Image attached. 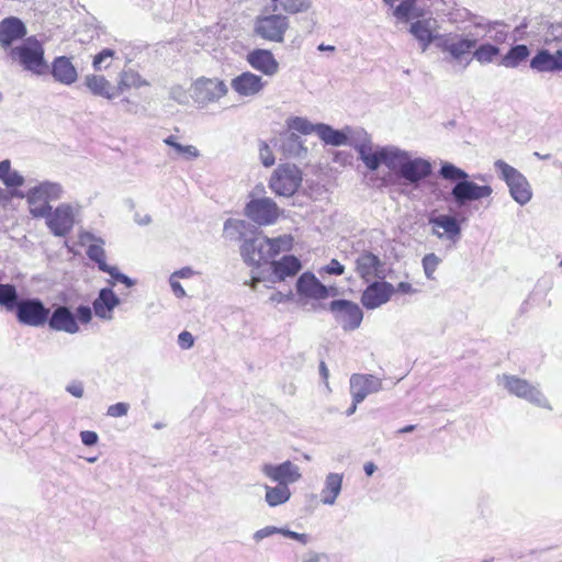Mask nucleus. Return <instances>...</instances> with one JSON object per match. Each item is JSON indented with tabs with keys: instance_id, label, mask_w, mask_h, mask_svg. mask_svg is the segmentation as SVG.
Masks as SVG:
<instances>
[{
	"instance_id": "nucleus-16",
	"label": "nucleus",
	"mask_w": 562,
	"mask_h": 562,
	"mask_svg": "<svg viewBox=\"0 0 562 562\" xmlns=\"http://www.w3.org/2000/svg\"><path fill=\"white\" fill-rule=\"evenodd\" d=\"M329 311L345 330L358 328L363 318V313L359 305L347 300L333 301L329 304Z\"/></svg>"
},
{
	"instance_id": "nucleus-28",
	"label": "nucleus",
	"mask_w": 562,
	"mask_h": 562,
	"mask_svg": "<svg viewBox=\"0 0 562 562\" xmlns=\"http://www.w3.org/2000/svg\"><path fill=\"white\" fill-rule=\"evenodd\" d=\"M81 245H87L88 258L98 265L99 270H103L109 266L105 261L106 254L104 250V240L90 232H83L80 234Z\"/></svg>"
},
{
	"instance_id": "nucleus-35",
	"label": "nucleus",
	"mask_w": 562,
	"mask_h": 562,
	"mask_svg": "<svg viewBox=\"0 0 562 562\" xmlns=\"http://www.w3.org/2000/svg\"><path fill=\"white\" fill-rule=\"evenodd\" d=\"M561 67L548 49L539 50L530 60V68L538 72L561 71Z\"/></svg>"
},
{
	"instance_id": "nucleus-53",
	"label": "nucleus",
	"mask_w": 562,
	"mask_h": 562,
	"mask_svg": "<svg viewBox=\"0 0 562 562\" xmlns=\"http://www.w3.org/2000/svg\"><path fill=\"white\" fill-rule=\"evenodd\" d=\"M130 411V404L120 402L113 405H110L106 409V415L110 417H123L126 416Z\"/></svg>"
},
{
	"instance_id": "nucleus-1",
	"label": "nucleus",
	"mask_w": 562,
	"mask_h": 562,
	"mask_svg": "<svg viewBox=\"0 0 562 562\" xmlns=\"http://www.w3.org/2000/svg\"><path fill=\"white\" fill-rule=\"evenodd\" d=\"M0 306L15 308L18 322L26 326L42 327L49 316V308L40 299L19 300L16 286L11 283H0Z\"/></svg>"
},
{
	"instance_id": "nucleus-20",
	"label": "nucleus",
	"mask_w": 562,
	"mask_h": 562,
	"mask_svg": "<svg viewBox=\"0 0 562 562\" xmlns=\"http://www.w3.org/2000/svg\"><path fill=\"white\" fill-rule=\"evenodd\" d=\"M267 86L261 76L250 71L241 72L231 81L232 89L243 98H254L260 94Z\"/></svg>"
},
{
	"instance_id": "nucleus-30",
	"label": "nucleus",
	"mask_w": 562,
	"mask_h": 562,
	"mask_svg": "<svg viewBox=\"0 0 562 562\" xmlns=\"http://www.w3.org/2000/svg\"><path fill=\"white\" fill-rule=\"evenodd\" d=\"M278 146L282 154L289 158H304L307 148L301 136L293 132H285L278 138Z\"/></svg>"
},
{
	"instance_id": "nucleus-14",
	"label": "nucleus",
	"mask_w": 562,
	"mask_h": 562,
	"mask_svg": "<svg viewBox=\"0 0 562 562\" xmlns=\"http://www.w3.org/2000/svg\"><path fill=\"white\" fill-rule=\"evenodd\" d=\"M42 218L46 220V225L53 235L65 237L75 225V207L70 203H60L58 206L48 211V214Z\"/></svg>"
},
{
	"instance_id": "nucleus-5",
	"label": "nucleus",
	"mask_w": 562,
	"mask_h": 562,
	"mask_svg": "<svg viewBox=\"0 0 562 562\" xmlns=\"http://www.w3.org/2000/svg\"><path fill=\"white\" fill-rule=\"evenodd\" d=\"M12 63L35 76L45 75L49 65L44 57L43 44L34 36L27 37L9 52Z\"/></svg>"
},
{
	"instance_id": "nucleus-52",
	"label": "nucleus",
	"mask_w": 562,
	"mask_h": 562,
	"mask_svg": "<svg viewBox=\"0 0 562 562\" xmlns=\"http://www.w3.org/2000/svg\"><path fill=\"white\" fill-rule=\"evenodd\" d=\"M259 158L265 167H271L274 164L276 159L269 145L265 142L259 143Z\"/></svg>"
},
{
	"instance_id": "nucleus-58",
	"label": "nucleus",
	"mask_w": 562,
	"mask_h": 562,
	"mask_svg": "<svg viewBox=\"0 0 562 562\" xmlns=\"http://www.w3.org/2000/svg\"><path fill=\"white\" fill-rule=\"evenodd\" d=\"M324 271L328 274L341 276L345 272V267L336 259H331L330 262L324 267Z\"/></svg>"
},
{
	"instance_id": "nucleus-33",
	"label": "nucleus",
	"mask_w": 562,
	"mask_h": 562,
	"mask_svg": "<svg viewBox=\"0 0 562 562\" xmlns=\"http://www.w3.org/2000/svg\"><path fill=\"white\" fill-rule=\"evenodd\" d=\"M271 282L284 281L288 277L295 276L302 268L300 260L294 256H284L281 260L272 261Z\"/></svg>"
},
{
	"instance_id": "nucleus-51",
	"label": "nucleus",
	"mask_w": 562,
	"mask_h": 562,
	"mask_svg": "<svg viewBox=\"0 0 562 562\" xmlns=\"http://www.w3.org/2000/svg\"><path fill=\"white\" fill-rule=\"evenodd\" d=\"M246 226L247 223L243 220L228 218L224 224V231L228 235H236V238H241Z\"/></svg>"
},
{
	"instance_id": "nucleus-61",
	"label": "nucleus",
	"mask_w": 562,
	"mask_h": 562,
	"mask_svg": "<svg viewBox=\"0 0 562 562\" xmlns=\"http://www.w3.org/2000/svg\"><path fill=\"white\" fill-rule=\"evenodd\" d=\"M80 438L83 445L86 446H93L98 442V435L94 431L91 430H85L80 432Z\"/></svg>"
},
{
	"instance_id": "nucleus-4",
	"label": "nucleus",
	"mask_w": 562,
	"mask_h": 562,
	"mask_svg": "<svg viewBox=\"0 0 562 562\" xmlns=\"http://www.w3.org/2000/svg\"><path fill=\"white\" fill-rule=\"evenodd\" d=\"M12 195L25 199L30 215L33 218H42L48 214L52 202L64 198L65 189L59 182L44 180L30 187L25 193L15 191Z\"/></svg>"
},
{
	"instance_id": "nucleus-7",
	"label": "nucleus",
	"mask_w": 562,
	"mask_h": 562,
	"mask_svg": "<svg viewBox=\"0 0 562 562\" xmlns=\"http://www.w3.org/2000/svg\"><path fill=\"white\" fill-rule=\"evenodd\" d=\"M348 135L347 145L353 147L359 156V159L370 171H375L380 168L381 161L387 150V146H380L372 143L369 134L362 128H346Z\"/></svg>"
},
{
	"instance_id": "nucleus-21",
	"label": "nucleus",
	"mask_w": 562,
	"mask_h": 562,
	"mask_svg": "<svg viewBox=\"0 0 562 562\" xmlns=\"http://www.w3.org/2000/svg\"><path fill=\"white\" fill-rule=\"evenodd\" d=\"M395 292V286L385 281H373L363 291L361 302L368 310H374L387 303Z\"/></svg>"
},
{
	"instance_id": "nucleus-45",
	"label": "nucleus",
	"mask_w": 562,
	"mask_h": 562,
	"mask_svg": "<svg viewBox=\"0 0 562 562\" xmlns=\"http://www.w3.org/2000/svg\"><path fill=\"white\" fill-rule=\"evenodd\" d=\"M286 126L289 132H299L304 135H310L312 133H316L317 124H313L305 117L294 116L286 121Z\"/></svg>"
},
{
	"instance_id": "nucleus-50",
	"label": "nucleus",
	"mask_w": 562,
	"mask_h": 562,
	"mask_svg": "<svg viewBox=\"0 0 562 562\" xmlns=\"http://www.w3.org/2000/svg\"><path fill=\"white\" fill-rule=\"evenodd\" d=\"M271 246V257H276L281 251L290 250L293 238L290 235L279 236L277 238H268Z\"/></svg>"
},
{
	"instance_id": "nucleus-54",
	"label": "nucleus",
	"mask_w": 562,
	"mask_h": 562,
	"mask_svg": "<svg viewBox=\"0 0 562 562\" xmlns=\"http://www.w3.org/2000/svg\"><path fill=\"white\" fill-rule=\"evenodd\" d=\"M282 531V528H278V527H274V526H267L265 528H261L259 530H257L254 535H252V539L255 542L259 543L261 542L263 539L268 538V537H271L273 535H277V533H281Z\"/></svg>"
},
{
	"instance_id": "nucleus-40",
	"label": "nucleus",
	"mask_w": 562,
	"mask_h": 562,
	"mask_svg": "<svg viewBox=\"0 0 562 562\" xmlns=\"http://www.w3.org/2000/svg\"><path fill=\"white\" fill-rule=\"evenodd\" d=\"M529 54V48L524 44L513 46L503 56L501 64L506 68H516L528 58Z\"/></svg>"
},
{
	"instance_id": "nucleus-60",
	"label": "nucleus",
	"mask_w": 562,
	"mask_h": 562,
	"mask_svg": "<svg viewBox=\"0 0 562 562\" xmlns=\"http://www.w3.org/2000/svg\"><path fill=\"white\" fill-rule=\"evenodd\" d=\"M292 297H293L292 291H289L288 293H282L280 291H276L270 295L269 300L271 303L280 304V303H283L286 301H291Z\"/></svg>"
},
{
	"instance_id": "nucleus-42",
	"label": "nucleus",
	"mask_w": 562,
	"mask_h": 562,
	"mask_svg": "<svg viewBox=\"0 0 562 562\" xmlns=\"http://www.w3.org/2000/svg\"><path fill=\"white\" fill-rule=\"evenodd\" d=\"M0 180L8 188H19L24 184V177L16 170L11 169V162L3 160L0 162Z\"/></svg>"
},
{
	"instance_id": "nucleus-59",
	"label": "nucleus",
	"mask_w": 562,
	"mask_h": 562,
	"mask_svg": "<svg viewBox=\"0 0 562 562\" xmlns=\"http://www.w3.org/2000/svg\"><path fill=\"white\" fill-rule=\"evenodd\" d=\"M281 535H283L286 538L296 540L303 544H306L310 540V537L306 533H299V532H295V531H292L289 529H284V528H282Z\"/></svg>"
},
{
	"instance_id": "nucleus-37",
	"label": "nucleus",
	"mask_w": 562,
	"mask_h": 562,
	"mask_svg": "<svg viewBox=\"0 0 562 562\" xmlns=\"http://www.w3.org/2000/svg\"><path fill=\"white\" fill-rule=\"evenodd\" d=\"M316 134L328 145L342 146L347 145L348 143V135L346 130L337 131L324 123L317 124Z\"/></svg>"
},
{
	"instance_id": "nucleus-32",
	"label": "nucleus",
	"mask_w": 562,
	"mask_h": 562,
	"mask_svg": "<svg viewBox=\"0 0 562 562\" xmlns=\"http://www.w3.org/2000/svg\"><path fill=\"white\" fill-rule=\"evenodd\" d=\"M26 34L25 25L18 18H7L0 22V45L9 47Z\"/></svg>"
},
{
	"instance_id": "nucleus-56",
	"label": "nucleus",
	"mask_w": 562,
	"mask_h": 562,
	"mask_svg": "<svg viewBox=\"0 0 562 562\" xmlns=\"http://www.w3.org/2000/svg\"><path fill=\"white\" fill-rule=\"evenodd\" d=\"M329 558L326 553H319L315 551L306 552L300 562H328Z\"/></svg>"
},
{
	"instance_id": "nucleus-22",
	"label": "nucleus",
	"mask_w": 562,
	"mask_h": 562,
	"mask_svg": "<svg viewBox=\"0 0 562 562\" xmlns=\"http://www.w3.org/2000/svg\"><path fill=\"white\" fill-rule=\"evenodd\" d=\"M382 390V380L372 374H352L350 378V393L356 403H361L370 395Z\"/></svg>"
},
{
	"instance_id": "nucleus-57",
	"label": "nucleus",
	"mask_w": 562,
	"mask_h": 562,
	"mask_svg": "<svg viewBox=\"0 0 562 562\" xmlns=\"http://www.w3.org/2000/svg\"><path fill=\"white\" fill-rule=\"evenodd\" d=\"M178 344L182 349H190L194 345V337L187 330L181 331L178 336Z\"/></svg>"
},
{
	"instance_id": "nucleus-55",
	"label": "nucleus",
	"mask_w": 562,
	"mask_h": 562,
	"mask_svg": "<svg viewBox=\"0 0 562 562\" xmlns=\"http://www.w3.org/2000/svg\"><path fill=\"white\" fill-rule=\"evenodd\" d=\"M92 311H93V307L91 308L90 306H87V305H79L76 308V313H75L77 322H80L81 324L90 323L92 319Z\"/></svg>"
},
{
	"instance_id": "nucleus-41",
	"label": "nucleus",
	"mask_w": 562,
	"mask_h": 562,
	"mask_svg": "<svg viewBox=\"0 0 562 562\" xmlns=\"http://www.w3.org/2000/svg\"><path fill=\"white\" fill-rule=\"evenodd\" d=\"M476 26L482 27L485 31V35H487L496 46L507 41L508 31L501 22L495 21L487 22L485 24L477 23Z\"/></svg>"
},
{
	"instance_id": "nucleus-25",
	"label": "nucleus",
	"mask_w": 562,
	"mask_h": 562,
	"mask_svg": "<svg viewBox=\"0 0 562 562\" xmlns=\"http://www.w3.org/2000/svg\"><path fill=\"white\" fill-rule=\"evenodd\" d=\"M246 60L251 68L268 77H273L280 69L278 60L269 49H254L247 54Z\"/></svg>"
},
{
	"instance_id": "nucleus-15",
	"label": "nucleus",
	"mask_w": 562,
	"mask_h": 562,
	"mask_svg": "<svg viewBox=\"0 0 562 562\" xmlns=\"http://www.w3.org/2000/svg\"><path fill=\"white\" fill-rule=\"evenodd\" d=\"M355 271L366 282L383 280L386 277L385 262L375 254L363 250L355 259Z\"/></svg>"
},
{
	"instance_id": "nucleus-39",
	"label": "nucleus",
	"mask_w": 562,
	"mask_h": 562,
	"mask_svg": "<svg viewBox=\"0 0 562 562\" xmlns=\"http://www.w3.org/2000/svg\"><path fill=\"white\" fill-rule=\"evenodd\" d=\"M164 143L175 150L172 158H183L186 160H194L200 157L199 149L193 145H182L178 142L177 136L170 135L164 139Z\"/></svg>"
},
{
	"instance_id": "nucleus-48",
	"label": "nucleus",
	"mask_w": 562,
	"mask_h": 562,
	"mask_svg": "<svg viewBox=\"0 0 562 562\" xmlns=\"http://www.w3.org/2000/svg\"><path fill=\"white\" fill-rule=\"evenodd\" d=\"M416 11V0H402V2L394 9L393 14L400 20H408L411 16H419Z\"/></svg>"
},
{
	"instance_id": "nucleus-2",
	"label": "nucleus",
	"mask_w": 562,
	"mask_h": 562,
	"mask_svg": "<svg viewBox=\"0 0 562 562\" xmlns=\"http://www.w3.org/2000/svg\"><path fill=\"white\" fill-rule=\"evenodd\" d=\"M397 178L406 184L418 186L432 170L431 164L424 158L413 157L409 151L394 145H387V150L381 161Z\"/></svg>"
},
{
	"instance_id": "nucleus-3",
	"label": "nucleus",
	"mask_w": 562,
	"mask_h": 562,
	"mask_svg": "<svg viewBox=\"0 0 562 562\" xmlns=\"http://www.w3.org/2000/svg\"><path fill=\"white\" fill-rule=\"evenodd\" d=\"M439 175L446 180L458 181L451 190V195L459 206H463L472 201L490 198L493 193L491 186H480L469 181V175L453 164L442 162Z\"/></svg>"
},
{
	"instance_id": "nucleus-62",
	"label": "nucleus",
	"mask_w": 562,
	"mask_h": 562,
	"mask_svg": "<svg viewBox=\"0 0 562 562\" xmlns=\"http://www.w3.org/2000/svg\"><path fill=\"white\" fill-rule=\"evenodd\" d=\"M169 284H170V288H171L173 294L177 297H184L187 295L184 289L182 288V285L178 281V279H176L175 277L170 276Z\"/></svg>"
},
{
	"instance_id": "nucleus-49",
	"label": "nucleus",
	"mask_w": 562,
	"mask_h": 562,
	"mask_svg": "<svg viewBox=\"0 0 562 562\" xmlns=\"http://www.w3.org/2000/svg\"><path fill=\"white\" fill-rule=\"evenodd\" d=\"M441 263V259L434 252L427 254L422 260L425 277L428 280H435V272Z\"/></svg>"
},
{
	"instance_id": "nucleus-13",
	"label": "nucleus",
	"mask_w": 562,
	"mask_h": 562,
	"mask_svg": "<svg viewBox=\"0 0 562 562\" xmlns=\"http://www.w3.org/2000/svg\"><path fill=\"white\" fill-rule=\"evenodd\" d=\"M290 27V20L281 13L257 16L254 32L260 38L273 43H283L284 35Z\"/></svg>"
},
{
	"instance_id": "nucleus-46",
	"label": "nucleus",
	"mask_w": 562,
	"mask_h": 562,
	"mask_svg": "<svg viewBox=\"0 0 562 562\" xmlns=\"http://www.w3.org/2000/svg\"><path fill=\"white\" fill-rule=\"evenodd\" d=\"M102 271L106 272L111 277V279L108 280V283L110 285L109 288H111V289L117 282L123 283L126 288H132L135 285V281L133 279H131L130 277H127L126 274L120 272L119 268L115 266L109 265Z\"/></svg>"
},
{
	"instance_id": "nucleus-64",
	"label": "nucleus",
	"mask_w": 562,
	"mask_h": 562,
	"mask_svg": "<svg viewBox=\"0 0 562 562\" xmlns=\"http://www.w3.org/2000/svg\"><path fill=\"white\" fill-rule=\"evenodd\" d=\"M194 274H195V272L190 267L181 268V269L175 271L173 273H171V276L175 277L176 279H189V278L193 277Z\"/></svg>"
},
{
	"instance_id": "nucleus-23",
	"label": "nucleus",
	"mask_w": 562,
	"mask_h": 562,
	"mask_svg": "<svg viewBox=\"0 0 562 562\" xmlns=\"http://www.w3.org/2000/svg\"><path fill=\"white\" fill-rule=\"evenodd\" d=\"M296 291L301 297L325 300L330 296V289L324 285L312 272H304L296 281Z\"/></svg>"
},
{
	"instance_id": "nucleus-11",
	"label": "nucleus",
	"mask_w": 562,
	"mask_h": 562,
	"mask_svg": "<svg viewBox=\"0 0 562 562\" xmlns=\"http://www.w3.org/2000/svg\"><path fill=\"white\" fill-rule=\"evenodd\" d=\"M498 383L503 385L510 394L522 398L536 406L551 409V405L540 389L532 385L527 380L516 375L503 374L498 378Z\"/></svg>"
},
{
	"instance_id": "nucleus-36",
	"label": "nucleus",
	"mask_w": 562,
	"mask_h": 562,
	"mask_svg": "<svg viewBox=\"0 0 562 562\" xmlns=\"http://www.w3.org/2000/svg\"><path fill=\"white\" fill-rule=\"evenodd\" d=\"M146 86H149V82L144 79L137 71L133 69H126L121 71L119 75L117 86L115 87L116 94L130 89H139Z\"/></svg>"
},
{
	"instance_id": "nucleus-8",
	"label": "nucleus",
	"mask_w": 562,
	"mask_h": 562,
	"mask_svg": "<svg viewBox=\"0 0 562 562\" xmlns=\"http://www.w3.org/2000/svg\"><path fill=\"white\" fill-rule=\"evenodd\" d=\"M494 169L508 187L512 199L524 206L532 199V189L527 178L515 167L503 159L494 161Z\"/></svg>"
},
{
	"instance_id": "nucleus-19",
	"label": "nucleus",
	"mask_w": 562,
	"mask_h": 562,
	"mask_svg": "<svg viewBox=\"0 0 562 562\" xmlns=\"http://www.w3.org/2000/svg\"><path fill=\"white\" fill-rule=\"evenodd\" d=\"M270 251L271 246L268 241V237L265 236L245 239L240 247L241 257L249 265L268 262L272 259Z\"/></svg>"
},
{
	"instance_id": "nucleus-9",
	"label": "nucleus",
	"mask_w": 562,
	"mask_h": 562,
	"mask_svg": "<svg viewBox=\"0 0 562 562\" xmlns=\"http://www.w3.org/2000/svg\"><path fill=\"white\" fill-rule=\"evenodd\" d=\"M303 181L302 171L293 164L279 165L269 179V188L279 195L290 198L300 189Z\"/></svg>"
},
{
	"instance_id": "nucleus-44",
	"label": "nucleus",
	"mask_w": 562,
	"mask_h": 562,
	"mask_svg": "<svg viewBox=\"0 0 562 562\" xmlns=\"http://www.w3.org/2000/svg\"><path fill=\"white\" fill-rule=\"evenodd\" d=\"M499 48L491 43H484L480 46H475L472 53V59H475L480 64H491L499 55Z\"/></svg>"
},
{
	"instance_id": "nucleus-24",
	"label": "nucleus",
	"mask_w": 562,
	"mask_h": 562,
	"mask_svg": "<svg viewBox=\"0 0 562 562\" xmlns=\"http://www.w3.org/2000/svg\"><path fill=\"white\" fill-rule=\"evenodd\" d=\"M48 326L52 330L63 331L70 335L77 334L80 330L79 324L75 314L67 306H57L52 314L49 313Z\"/></svg>"
},
{
	"instance_id": "nucleus-18",
	"label": "nucleus",
	"mask_w": 562,
	"mask_h": 562,
	"mask_svg": "<svg viewBox=\"0 0 562 562\" xmlns=\"http://www.w3.org/2000/svg\"><path fill=\"white\" fill-rule=\"evenodd\" d=\"M431 234L441 240L457 243L461 236V226L458 220L449 214L431 213L428 217Z\"/></svg>"
},
{
	"instance_id": "nucleus-6",
	"label": "nucleus",
	"mask_w": 562,
	"mask_h": 562,
	"mask_svg": "<svg viewBox=\"0 0 562 562\" xmlns=\"http://www.w3.org/2000/svg\"><path fill=\"white\" fill-rule=\"evenodd\" d=\"M476 44L477 40L474 37L443 34L438 38L436 46L447 54L445 59L448 63L464 70L472 61V53Z\"/></svg>"
},
{
	"instance_id": "nucleus-17",
	"label": "nucleus",
	"mask_w": 562,
	"mask_h": 562,
	"mask_svg": "<svg viewBox=\"0 0 562 562\" xmlns=\"http://www.w3.org/2000/svg\"><path fill=\"white\" fill-rule=\"evenodd\" d=\"M260 472L271 482L289 487L302 479L301 469L290 460L279 464L265 462L260 465Z\"/></svg>"
},
{
	"instance_id": "nucleus-38",
	"label": "nucleus",
	"mask_w": 562,
	"mask_h": 562,
	"mask_svg": "<svg viewBox=\"0 0 562 562\" xmlns=\"http://www.w3.org/2000/svg\"><path fill=\"white\" fill-rule=\"evenodd\" d=\"M265 501L270 507L285 504L292 495L290 488L283 484L274 486L265 485Z\"/></svg>"
},
{
	"instance_id": "nucleus-34",
	"label": "nucleus",
	"mask_w": 562,
	"mask_h": 562,
	"mask_svg": "<svg viewBox=\"0 0 562 562\" xmlns=\"http://www.w3.org/2000/svg\"><path fill=\"white\" fill-rule=\"evenodd\" d=\"M344 475L340 473H328L321 491V502L324 505H334L342 488Z\"/></svg>"
},
{
	"instance_id": "nucleus-10",
	"label": "nucleus",
	"mask_w": 562,
	"mask_h": 562,
	"mask_svg": "<svg viewBox=\"0 0 562 562\" xmlns=\"http://www.w3.org/2000/svg\"><path fill=\"white\" fill-rule=\"evenodd\" d=\"M228 93V87L220 78L200 77L195 79L190 88V95L198 108H205L209 104L218 102Z\"/></svg>"
},
{
	"instance_id": "nucleus-31",
	"label": "nucleus",
	"mask_w": 562,
	"mask_h": 562,
	"mask_svg": "<svg viewBox=\"0 0 562 562\" xmlns=\"http://www.w3.org/2000/svg\"><path fill=\"white\" fill-rule=\"evenodd\" d=\"M83 85L95 97L113 100L117 95L116 88L102 75H86Z\"/></svg>"
},
{
	"instance_id": "nucleus-43",
	"label": "nucleus",
	"mask_w": 562,
	"mask_h": 562,
	"mask_svg": "<svg viewBox=\"0 0 562 562\" xmlns=\"http://www.w3.org/2000/svg\"><path fill=\"white\" fill-rule=\"evenodd\" d=\"M271 2L274 11L281 9L289 14L306 12L312 5V0H271Z\"/></svg>"
},
{
	"instance_id": "nucleus-47",
	"label": "nucleus",
	"mask_w": 562,
	"mask_h": 562,
	"mask_svg": "<svg viewBox=\"0 0 562 562\" xmlns=\"http://www.w3.org/2000/svg\"><path fill=\"white\" fill-rule=\"evenodd\" d=\"M115 57V52L111 48H104L99 54L93 57L92 67L95 71H101L108 69L113 58Z\"/></svg>"
},
{
	"instance_id": "nucleus-29",
	"label": "nucleus",
	"mask_w": 562,
	"mask_h": 562,
	"mask_svg": "<svg viewBox=\"0 0 562 562\" xmlns=\"http://www.w3.org/2000/svg\"><path fill=\"white\" fill-rule=\"evenodd\" d=\"M50 74L55 81L65 86H70L78 79L77 68L74 66L71 59L66 56H59L53 60Z\"/></svg>"
},
{
	"instance_id": "nucleus-26",
	"label": "nucleus",
	"mask_w": 562,
	"mask_h": 562,
	"mask_svg": "<svg viewBox=\"0 0 562 562\" xmlns=\"http://www.w3.org/2000/svg\"><path fill=\"white\" fill-rule=\"evenodd\" d=\"M121 303L120 297L111 288H103L92 302L93 313L101 321H112L115 307Z\"/></svg>"
},
{
	"instance_id": "nucleus-63",
	"label": "nucleus",
	"mask_w": 562,
	"mask_h": 562,
	"mask_svg": "<svg viewBox=\"0 0 562 562\" xmlns=\"http://www.w3.org/2000/svg\"><path fill=\"white\" fill-rule=\"evenodd\" d=\"M66 391L77 398L83 396V385L81 382H72L66 386Z\"/></svg>"
},
{
	"instance_id": "nucleus-12",
	"label": "nucleus",
	"mask_w": 562,
	"mask_h": 562,
	"mask_svg": "<svg viewBox=\"0 0 562 562\" xmlns=\"http://www.w3.org/2000/svg\"><path fill=\"white\" fill-rule=\"evenodd\" d=\"M283 210L268 196L254 198L247 202L244 214L259 226H270L278 222Z\"/></svg>"
},
{
	"instance_id": "nucleus-27",
	"label": "nucleus",
	"mask_w": 562,
	"mask_h": 562,
	"mask_svg": "<svg viewBox=\"0 0 562 562\" xmlns=\"http://www.w3.org/2000/svg\"><path fill=\"white\" fill-rule=\"evenodd\" d=\"M409 32L418 41L422 52H426L431 43H438L440 37V34L436 33V21L431 19L413 22Z\"/></svg>"
}]
</instances>
